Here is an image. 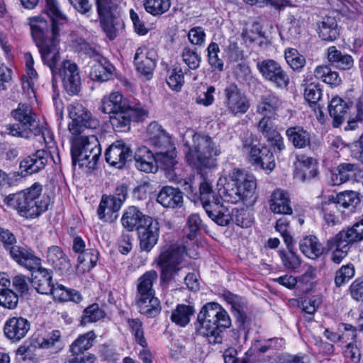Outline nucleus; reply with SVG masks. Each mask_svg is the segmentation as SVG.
<instances>
[{"label": "nucleus", "instance_id": "nucleus-1", "mask_svg": "<svg viewBox=\"0 0 363 363\" xmlns=\"http://www.w3.org/2000/svg\"><path fill=\"white\" fill-rule=\"evenodd\" d=\"M45 13L50 18V23L41 16L29 18L31 35L39 49L41 58L52 74V81L56 78L57 63L60 60L57 38L60 25L67 21V16L59 8L57 0H45Z\"/></svg>", "mask_w": 363, "mask_h": 363}, {"label": "nucleus", "instance_id": "nucleus-2", "mask_svg": "<svg viewBox=\"0 0 363 363\" xmlns=\"http://www.w3.org/2000/svg\"><path fill=\"white\" fill-rule=\"evenodd\" d=\"M231 321L228 313L217 303L203 306L197 315L195 333L207 338L210 344L221 343L223 329L229 328Z\"/></svg>", "mask_w": 363, "mask_h": 363}, {"label": "nucleus", "instance_id": "nucleus-3", "mask_svg": "<svg viewBox=\"0 0 363 363\" xmlns=\"http://www.w3.org/2000/svg\"><path fill=\"white\" fill-rule=\"evenodd\" d=\"M42 186L35 183L25 191L6 196L4 202L16 210L21 216L34 218L45 212L50 204L49 197L42 195Z\"/></svg>", "mask_w": 363, "mask_h": 363}, {"label": "nucleus", "instance_id": "nucleus-4", "mask_svg": "<svg viewBox=\"0 0 363 363\" xmlns=\"http://www.w3.org/2000/svg\"><path fill=\"white\" fill-rule=\"evenodd\" d=\"M253 175L240 169H234L229 174L218 181V193L225 201L237 203L250 198L256 189Z\"/></svg>", "mask_w": 363, "mask_h": 363}, {"label": "nucleus", "instance_id": "nucleus-5", "mask_svg": "<svg viewBox=\"0 0 363 363\" xmlns=\"http://www.w3.org/2000/svg\"><path fill=\"white\" fill-rule=\"evenodd\" d=\"M221 153L220 149L206 135L194 134L193 145L186 155L188 163L199 171L210 169L217 165L216 157Z\"/></svg>", "mask_w": 363, "mask_h": 363}, {"label": "nucleus", "instance_id": "nucleus-6", "mask_svg": "<svg viewBox=\"0 0 363 363\" xmlns=\"http://www.w3.org/2000/svg\"><path fill=\"white\" fill-rule=\"evenodd\" d=\"M101 155V148L94 135L82 136L72 140L71 155L73 165L94 169Z\"/></svg>", "mask_w": 363, "mask_h": 363}, {"label": "nucleus", "instance_id": "nucleus-7", "mask_svg": "<svg viewBox=\"0 0 363 363\" xmlns=\"http://www.w3.org/2000/svg\"><path fill=\"white\" fill-rule=\"evenodd\" d=\"M198 194L208 216L219 225H228L231 219L230 212L221 203L220 197L213 191L211 184L206 180L201 182Z\"/></svg>", "mask_w": 363, "mask_h": 363}, {"label": "nucleus", "instance_id": "nucleus-8", "mask_svg": "<svg viewBox=\"0 0 363 363\" xmlns=\"http://www.w3.org/2000/svg\"><path fill=\"white\" fill-rule=\"evenodd\" d=\"M185 252V246L174 244L160 253L157 262L161 269L162 281L169 282L179 274L183 268L182 262Z\"/></svg>", "mask_w": 363, "mask_h": 363}, {"label": "nucleus", "instance_id": "nucleus-9", "mask_svg": "<svg viewBox=\"0 0 363 363\" xmlns=\"http://www.w3.org/2000/svg\"><path fill=\"white\" fill-rule=\"evenodd\" d=\"M69 118V131L72 135L78 136L86 130H95L100 126L99 121L82 104L73 103L67 106Z\"/></svg>", "mask_w": 363, "mask_h": 363}, {"label": "nucleus", "instance_id": "nucleus-10", "mask_svg": "<svg viewBox=\"0 0 363 363\" xmlns=\"http://www.w3.org/2000/svg\"><path fill=\"white\" fill-rule=\"evenodd\" d=\"M149 111L140 104H135L133 107L116 113L109 116L110 123L117 132H126L130 130L131 120L143 121Z\"/></svg>", "mask_w": 363, "mask_h": 363}, {"label": "nucleus", "instance_id": "nucleus-11", "mask_svg": "<svg viewBox=\"0 0 363 363\" xmlns=\"http://www.w3.org/2000/svg\"><path fill=\"white\" fill-rule=\"evenodd\" d=\"M257 68L262 77L277 88H286L290 82L286 72L277 61L267 59L257 63Z\"/></svg>", "mask_w": 363, "mask_h": 363}, {"label": "nucleus", "instance_id": "nucleus-12", "mask_svg": "<svg viewBox=\"0 0 363 363\" xmlns=\"http://www.w3.org/2000/svg\"><path fill=\"white\" fill-rule=\"evenodd\" d=\"M224 104L226 110L233 115L245 113L250 106L247 96L235 84H230L224 89Z\"/></svg>", "mask_w": 363, "mask_h": 363}, {"label": "nucleus", "instance_id": "nucleus-13", "mask_svg": "<svg viewBox=\"0 0 363 363\" xmlns=\"http://www.w3.org/2000/svg\"><path fill=\"white\" fill-rule=\"evenodd\" d=\"M62 79L63 87L71 96L77 95L81 90V77L77 65L69 60L63 62L57 67V75Z\"/></svg>", "mask_w": 363, "mask_h": 363}, {"label": "nucleus", "instance_id": "nucleus-14", "mask_svg": "<svg viewBox=\"0 0 363 363\" xmlns=\"http://www.w3.org/2000/svg\"><path fill=\"white\" fill-rule=\"evenodd\" d=\"M155 160L157 169L158 167L162 169L165 177L170 182H179L178 162L176 160V149H169L168 151L155 152Z\"/></svg>", "mask_w": 363, "mask_h": 363}, {"label": "nucleus", "instance_id": "nucleus-15", "mask_svg": "<svg viewBox=\"0 0 363 363\" xmlns=\"http://www.w3.org/2000/svg\"><path fill=\"white\" fill-rule=\"evenodd\" d=\"M137 233L140 251L150 252L158 241L160 235L159 222L152 218L145 225H140L137 228Z\"/></svg>", "mask_w": 363, "mask_h": 363}, {"label": "nucleus", "instance_id": "nucleus-16", "mask_svg": "<svg viewBox=\"0 0 363 363\" xmlns=\"http://www.w3.org/2000/svg\"><path fill=\"white\" fill-rule=\"evenodd\" d=\"M150 145L155 152L168 151L175 147L171 141L170 135L157 122H152L147 127Z\"/></svg>", "mask_w": 363, "mask_h": 363}, {"label": "nucleus", "instance_id": "nucleus-17", "mask_svg": "<svg viewBox=\"0 0 363 363\" xmlns=\"http://www.w3.org/2000/svg\"><path fill=\"white\" fill-rule=\"evenodd\" d=\"M155 52L146 47L138 48L134 57L136 70L148 79L152 75L156 66Z\"/></svg>", "mask_w": 363, "mask_h": 363}, {"label": "nucleus", "instance_id": "nucleus-18", "mask_svg": "<svg viewBox=\"0 0 363 363\" xmlns=\"http://www.w3.org/2000/svg\"><path fill=\"white\" fill-rule=\"evenodd\" d=\"M294 165L295 177L302 182L310 181L318 175L317 162L311 157L297 155Z\"/></svg>", "mask_w": 363, "mask_h": 363}, {"label": "nucleus", "instance_id": "nucleus-19", "mask_svg": "<svg viewBox=\"0 0 363 363\" xmlns=\"http://www.w3.org/2000/svg\"><path fill=\"white\" fill-rule=\"evenodd\" d=\"M11 114L12 117L21 125L32 133H39L38 123L36 114L33 112L31 106L26 104H19L16 109H13Z\"/></svg>", "mask_w": 363, "mask_h": 363}, {"label": "nucleus", "instance_id": "nucleus-20", "mask_svg": "<svg viewBox=\"0 0 363 363\" xmlns=\"http://www.w3.org/2000/svg\"><path fill=\"white\" fill-rule=\"evenodd\" d=\"M29 321L23 317H12L8 319L4 327L6 337L13 342L23 338L30 330Z\"/></svg>", "mask_w": 363, "mask_h": 363}, {"label": "nucleus", "instance_id": "nucleus-21", "mask_svg": "<svg viewBox=\"0 0 363 363\" xmlns=\"http://www.w3.org/2000/svg\"><path fill=\"white\" fill-rule=\"evenodd\" d=\"M30 282L34 289L41 294L49 295L53 286L52 272L42 267L40 264L32 270Z\"/></svg>", "mask_w": 363, "mask_h": 363}, {"label": "nucleus", "instance_id": "nucleus-22", "mask_svg": "<svg viewBox=\"0 0 363 363\" xmlns=\"http://www.w3.org/2000/svg\"><path fill=\"white\" fill-rule=\"evenodd\" d=\"M250 162L263 169L272 171L275 167L274 158L270 149L261 145L250 147Z\"/></svg>", "mask_w": 363, "mask_h": 363}, {"label": "nucleus", "instance_id": "nucleus-23", "mask_svg": "<svg viewBox=\"0 0 363 363\" xmlns=\"http://www.w3.org/2000/svg\"><path fill=\"white\" fill-rule=\"evenodd\" d=\"M48 155L46 150L40 149L26 157L20 163L21 173L24 172L26 174H33L44 169L48 162Z\"/></svg>", "mask_w": 363, "mask_h": 363}, {"label": "nucleus", "instance_id": "nucleus-24", "mask_svg": "<svg viewBox=\"0 0 363 363\" xmlns=\"http://www.w3.org/2000/svg\"><path fill=\"white\" fill-rule=\"evenodd\" d=\"M152 219V217L143 214L138 208L129 206L121 218L123 226L129 232L137 231L139 226L144 225Z\"/></svg>", "mask_w": 363, "mask_h": 363}, {"label": "nucleus", "instance_id": "nucleus-25", "mask_svg": "<svg viewBox=\"0 0 363 363\" xmlns=\"http://www.w3.org/2000/svg\"><path fill=\"white\" fill-rule=\"evenodd\" d=\"M269 208L274 213L291 215L293 212L288 191L276 189L269 201Z\"/></svg>", "mask_w": 363, "mask_h": 363}, {"label": "nucleus", "instance_id": "nucleus-26", "mask_svg": "<svg viewBox=\"0 0 363 363\" xmlns=\"http://www.w3.org/2000/svg\"><path fill=\"white\" fill-rule=\"evenodd\" d=\"M130 157V148L119 143L112 144L105 152L106 161L111 166L119 169L124 166Z\"/></svg>", "mask_w": 363, "mask_h": 363}, {"label": "nucleus", "instance_id": "nucleus-27", "mask_svg": "<svg viewBox=\"0 0 363 363\" xmlns=\"http://www.w3.org/2000/svg\"><path fill=\"white\" fill-rule=\"evenodd\" d=\"M157 201L164 208H181L184 202L183 193L179 188L166 186L160 191Z\"/></svg>", "mask_w": 363, "mask_h": 363}, {"label": "nucleus", "instance_id": "nucleus-28", "mask_svg": "<svg viewBox=\"0 0 363 363\" xmlns=\"http://www.w3.org/2000/svg\"><path fill=\"white\" fill-rule=\"evenodd\" d=\"M6 250L9 252L11 257L16 262L29 270L35 269L41 264V260L39 257L24 248L16 245V244H14L13 246L11 245Z\"/></svg>", "mask_w": 363, "mask_h": 363}, {"label": "nucleus", "instance_id": "nucleus-29", "mask_svg": "<svg viewBox=\"0 0 363 363\" xmlns=\"http://www.w3.org/2000/svg\"><path fill=\"white\" fill-rule=\"evenodd\" d=\"M101 110L104 113L113 115L117 112L131 108L133 105L129 104L127 99L118 92L111 93L110 95L104 97L101 101Z\"/></svg>", "mask_w": 363, "mask_h": 363}, {"label": "nucleus", "instance_id": "nucleus-30", "mask_svg": "<svg viewBox=\"0 0 363 363\" xmlns=\"http://www.w3.org/2000/svg\"><path fill=\"white\" fill-rule=\"evenodd\" d=\"M155 152L152 153L147 147L142 146L135 152V167L140 171L147 173L157 171Z\"/></svg>", "mask_w": 363, "mask_h": 363}, {"label": "nucleus", "instance_id": "nucleus-31", "mask_svg": "<svg viewBox=\"0 0 363 363\" xmlns=\"http://www.w3.org/2000/svg\"><path fill=\"white\" fill-rule=\"evenodd\" d=\"M47 260L55 270L66 272L71 267V264L62 250L56 245L48 248Z\"/></svg>", "mask_w": 363, "mask_h": 363}, {"label": "nucleus", "instance_id": "nucleus-32", "mask_svg": "<svg viewBox=\"0 0 363 363\" xmlns=\"http://www.w3.org/2000/svg\"><path fill=\"white\" fill-rule=\"evenodd\" d=\"M300 250L307 257L316 259L325 252V247L314 235L306 236L299 242Z\"/></svg>", "mask_w": 363, "mask_h": 363}, {"label": "nucleus", "instance_id": "nucleus-33", "mask_svg": "<svg viewBox=\"0 0 363 363\" xmlns=\"http://www.w3.org/2000/svg\"><path fill=\"white\" fill-rule=\"evenodd\" d=\"M90 72V77L92 80L106 82L108 80L113 73V65L103 56L98 57L94 60Z\"/></svg>", "mask_w": 363, "mask_h": 363}, {"label": "nucleus", "instance_id": "nucleus-34", "mask_svg": "<svg viewBox=\"0 0 363 363\" xmlns=\"http://www.w3.org/2000/svg\"><path fill=\"white\" fill-rule=\"evenodd\" d=\"M352 106V103H347L340 97L332 99L328 105V111L331 117L334 120V126L340 125L345 118L349 110Z\"/></svg>", "mask_w": 363, "mask_h": 363}, {"label": "nucleus", "instance_id": "nucleus-35", "mask_svg": "<svg viewBox=\"0 0 363 363\" xmlns=\"http://www.w3.org/2000/svg\"><path fill=\"white\" fill-rule=\"evenodd\" d=\"M281 104V100L274 94L270 93L262 95L257 106V112L264 116L272 117L276 114Z\"/></svg>", "mask_w": 363, "mask_h": 363}, {"label": "nucleus", "instance_id": "nucleus-36", "mask_svg": "<svg viewBox=\"0 0 363 363\" xmlns=\"http://www.w3.org/2000/svg\"><path fill=\"white\" fill-rule=\"evenodd\" d=\"M337 173L333 174L331 182L334 186L340 185L350 179H354L359 173V167L355 164L342 163L337 168Z\"/></svg>", "mask_w": 363, "mask_h": 363}, {"label": "nucleus", "instance_id": "nucleus-37", "mask_svg": "<svg viewBox=\"0 0 363 363\" xmlns=\"http://www.w3.org/2000/svg\"><path fill=\"white\" fill-rule=\"evenodd\" d=\"M318 33L323 40H335L340 34L336 19L331 16L323 17L318 23Z\"/></svg>", "mask_w": 363, "mask_h": 363}, {"label": "nucleus", "instance_id": "nucleus-38", "mask_svg": "<svg viewBox=\"0 0 363 363\" xmlns=\"http://www.w3.org/2000/svg\"><path fill=\"white\" fill-rule=\"evenodd\" d=\"M136 304L139 312L147 318H155L161 311L160 302L155 296L137 298Z\"/></svg>", "mask_w": 363, "mask_h": 363}, {"label": "nucleus", "instance_id": "nucleus-39", "mask_svg": "<svg viewBox=\"0 0 363 363\" xmlns=\"http://www.w3.org/2000/svg\"><path fill=\"white\" fill-rule=\"evenodd\" d=\"M328 60L331 65L342 70L350 69L353 67L354 64V60L351 55L342 53L335 46L328 48Z\"/></svg>", "mask_w": 363, "mask_h": 363}, {"label": "nucleus", "instance_id": "nucleus-40", "mask_svg": "<svg viewBox=\"0 0 363 363\" xmlns=\"http://www.w3.org/2000/svg\"><path fill=\"white\" fill-rule=\"evenodd\" d=\"M224 299L231 306L233 313L237 320L242 325L246 320L245 312V302L244 299L230 291H225L223 294Z\"/></svg>", "mask_w": 363, "mask_h": 363}, {"label": "nucleus", "instance_id": "nucleus-41", "mask_svg": "<svg viewBox=\"0 0 363 363\" xmlns=\"http://www.w3.org/2000/svg\"><path fill=\"white\" fill-rule=\"evenodd\" d=\"M121 207H115V203L110 196L104 194L97 210V214L100 220L104 221H113L116 218V213Z\"/></svg>", "mask_w": 363, "mask_h": 363}, {"label": "nucleus", "instance_id": "nucleus-42", "mask_svg": "<svg viewBox=\"0 0 363 363\" xmlns=\"http://www.w3.org/2000/svg\"><path fill=\"white\" fill-rule=\"evenodd\" d=\"M286 135L296 148H304L310 145V134L303 127H290L286 130Z\"/></svg>", "mask_w": 363, "mask_h": 363}, {"label": "nucleus", "instance_id": "nucleus-43", "mask_svg": "<svg viewBox=\"0 0 363 363\" xmlns=\"http://www.w3.org/2000/svg\"><path fill=\"white\" fill-rule=\"evenodd\" d=\"M329 201L335 203L337 208L340 206L350 211H353L360 203L358 193L353 191L340 192L335 197L330 196Z\"/></svg>", "mask_w": 363, "mask_h": 363}, {"label": "nucleus", "instance_id": "nucleus-44", "mask_svg": "<svg viewBox=\"0 0 363 363\" xmlns=\"http://www.w3.org/2000/svg\"><path fill=\"white\" fill-rule=\"evenodd\" d=\"M157 278V273L155 270L148 271L140 277L138 279L137 298L154 296L152 284Z\"/></svg>", "mask_w": 363, "mask_h": 363}, {"label": "nucleus", "instance_id": "nucleus-45", "mask_svg": "<svg viewBox=\"0 0 363 363\" xmlns=\"http://www.w3.org/2000/svg\"><path fill=\"white\" fill-rule=\"evenodd\" d=\"M99 252L95 249H86L78 257L77 270L81 273L89 272L96 264Z\"/></svg>", "mask_w": 363, "mask_h": 363}, {"label": "nucleus", "instance_id": "nucleus-46", "mask_svg": "<svg viewBox=\"0 0 363 363\" xmlns=\"http://www.w3.org/2000/svg\"><path fill=\"white\" fill-rule=\"evenodd\" d=\"M314 76L316 79L322 80L331 86H337L342 82L339 73L333 71L327 65L318 66L314 70Z\"/></svg>", "mask_w": 363, "mask_h": 363}, {"label": "nucleus", "instance_id": "nucleus-47", "mask_svg": "<svg viewBox=\"0 0 363 363\" xmlns=\"http://www.w3.org/2000/svg\"><path fill=\"white\" fill-rule=\"evenodd\" d=\"M101 25L104 31L110 40H113L117 36L118 27L122 25L121 19L114 16L112 13L99 15Z\"/></svg>", "mask_w": 363, "mask_h": 363}, {"label": "nucleus", "instance_id": "nucleus-48", "mask_svg": "<svg viewBox=\"0 0 363 363\" xmlns=\"http://www.w3.org/2000/svg\"><path fill=\"white\" fill-rule=\"evenodd\" d=\"M194 312L195 310L192 306L179 304L172 311L170 318L175 324L185 327L190 322V318Z\"/></svg>", "mask_w": 363, "mask_h": 363}, {"label": "nucleus", "instance_id": "nucleus-49", "mask_svg": "<svg viewBox=\"0 0 363 363\" xmlns=\"http://www.w3.org/2000/svg\"><path fill=\"white\" fill-rule=\"evenodd\" d=\"M96 339V335L94 331H89L81 335L70 346V351L73 354L82 353L88 350L93 345Z\"/></svg>", "mask_w": 363, "mask_h": 363}, {"label": "nucleus", "instance_id": "nucleus-50", "mask_svg": "<svg viewBox=\"0 0 363 363\" xmlns=\"http://www.w3.org/2000/svg\"><path fill=\"white\" fill-rule=\"evenodd\" d=\"M279 255L283 266L288 270L296 272L301 264V259L293 250H279Z\"/></svg>", "mask_w": 363, "mask_h": 363}, {"label": "nucleus", "instance_id": "nucleus-51", "mask_svg": "<svg viewBox=\"0 0 363 363\" xmlns=\"http://www.w3.org/2000/svg\"><path fill=\"white\" fill-rule=\"evenodd\" d=\"M106 313L98 303H94L86 307L81 318V325H86L88 323H95L104 318Z\"/></svg>", "mask_w": 363, "mask_h": 363}, {"label": "nucleus", "instance_id": "nucleus-52", "mask_svg": "<svg viewBox=\"0 0 363 363\" xmlns=\"http://www.w3.org/2000/svg\"><path fill=\"white\" fill-rule=\"evenodd\" d=\"M284 55L287 64L294 71L300 72L306 65L305 57L296 49H286Z\"/></svg>", "mask_w": 363, "mask_h": 363}, {"label": "nucleus", "instance_id": "nucleus-53", "mask_svg": "<svg viewBox=\"0 0 363 363\" xmlns=\"http://www.w3.org/2000/svg\"><path fill=\"white\" fill-rule=\"evenodd\" d=\"M147 12L152 16H160L170 8V0H145L144 3Z\"/></svg>", "mask_w": 363, "mask_h": 363}, {"label": "nucleus", "instance_id": "nucleus-54", "mask_svg": "<svg viewBox=\"0 0 363 363\" xmlns=\"http://www.w3.org/2000/svg\"><path fill=\"white\" fill-rule=\"evenodd\" d=\"M219 46L216 43H211L207 48L208 61L210 66L214 69L222 71L223 69V61L218 57Z\"/></svg>", "mask_w": 363, "mask_h": 363}, {"label": "nucleus", "instance_id": "nucleus-55", "mask_svg": "<svg viewBox=\"0 0 363 363\" xmlns=\"http://www.w3.org/2000/svg\"><path fill=\"white\" fill-rule=\"evenodd\" d=\"M231 220H233L235 223L242 228H249L253 223V218L250 212L244 208L235 209L232 211Z\"/></svg>", "mask_w": 363, "mask_h": 363}, {"label": "nucleus", "instance_id": "nucleus-56", "mask_svg": "<svg viewBox=\"0 0 363 363\" xmlns=\"http://www.w3.org/2000/svg\"><path fill=\"white\" fill-rule=\"evenodd\" d=\"M201 226L202 220L199 216L196 213L190 215L185 228L186 237L189 240H194L200 231Z\"/></svg>", "mask_w": 363, "mask_h": 363}, {"label": "nucleus", "instance_id": "nucleus-57", "mask_svg": "<svg viewBox=\"0 0 363 363\" xmlns=\"http://www.w3.org/2000/svg\"><path fill=\"white\" fill-rule=\"evenodd\" d=\"M19 295L10 288L0 293V306L8 308L15 309L18 303Z\"/></svg>", "mask_w": 363, "mask_h": 363}, {"label": "nucleus", "instance_id": "nucleus-58", "mask_svg": "<svg viewBox=\"0 0 363 363\" xmlns=\"http://www.w3.org/2000/svg\"><path fill=\"white\" fill-rule=\"evenodd\" d=\"M354 275V268L352 264L343 265L336 272L335 284L337 287H340L352 279Z\"/></svg>", "mask_w": 363, "mask_h": 363}, {"label": "nucleus", "instance_id": "nucleus-59", "mask_svg": "<svg viewBox=\"0 0 363 363\" xmlns=\"http://www.w3.org/2000/svg\"><path fill=\"white\" fill-rule=\"evenodd\" d=\"M127 322L137 342L143 347H147V342L143 330V323L138 318H129Z\"/></svg>", "mask_w": 363, "mask_h": 363}, {"label": "nucleus", "instance_id": "nucleus-60", "mask_svg": "<svg viewBox=\"0 0 363 363\" xmlns=\"http://www.w3.org/2000/svg\"><path fill=\"white\" fill-rule=\"evenodd\" d=\"M166 81L171 89L174 90H179L184 82L182 69L179 67H174L171 71H169Z\"/></svg>", "mask_w": 363, "mask_h": 363}, {"label": "nucleus", "instance_id": "nucleus-61", "mask_svg": "<svg viewBox=\"0 0 363 363\" xmlns=\"http://www.w3.org/2000/svg\"><path fill=\"white\" fill-rule=\"evenodd\" d=\"M4 132L11 136L23 138L26 139L32 137V132L30 130L21 127L20 123H9L4 126Z\"/></svg>", "mask_w": 363, "mask_h": 363}, {"label": "nucleus", "instance_id": "nucleus-62", "mask_svg": "<svg viewBox=\"0 0 363 363\" xmlns=\"http://www.w3.org/2000/svg\"><path fill=\"white\" fill-rule=\"evenodd\" d=\"M347 243H352V241H350L347 230H342L334 237L328 240L326 247L328 250H331L334 247L335 249L340 248L344 245H347Z\"/></svg>", "mask_w": 363, "mask_h": 363}, {"label": "nucleus", "instance_id": "nucleus-63", "mask_svg": "<svg viewBox=\"0 0 363 363\" xmlns=\"http://www.w3.org/2000/svg\"><path fill=\"white\" fill-rule=\"evenodd\" d=\"M182 57L185 64L191 69L199 67L201 57L196 51L189 48H184L182 52Z\"/></svg>", "mask_w": 363, "mask_h": 363}, {"label": "nucleus", "instance_id": "nucleus-64", "mask_svg": "<svg viewBox=\"0 0 363 363\" xmlns=\"http://www.w3.org/2000/svg\"><path fill=\"white\" fill-rule=\"evenodd\" d=\"M257 129L267 140L278 133L269 116H264L259 121Z\"/></svg>", "mask_w": 363, "mask_h": 363}]
</instances>
